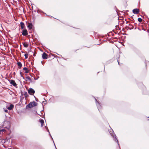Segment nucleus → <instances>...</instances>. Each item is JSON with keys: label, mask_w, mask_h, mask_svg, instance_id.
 Instances as JSON below:
<instances>
[{"label": "nucleus", "mask_w": 149, "mask_h": 149, "mask_svg": "<svg viewBox=\"0 0 149 149\" xmlns=\"http://www.w3.org/2000/svg\"><path fill=\"white\" fill-rule=\"evenodd\" d=\"M37 105V103L35 102H30L28 105H27L29 108H31Z\"/></svg>", "instance_id": "nucleus-1"}, {"label": "nucleus", "mask_w": 149, "mask_h": 149, "mask_svg": "<svg viewBox=\"0 0 149 149\" xmlns=\"http://www.w3.org/2000/svg\"><path fill=\"white\" fill-rule=\"evenodd\" d=\"M28 93L31 95H33L35 93L34 90L32 88H30L29 89L28 91Z\"/></svg>", "instance_id": "nucleus-2"}, {"label": "nucleus", "mask_w": 149, "mask_h": 149, "mask_svg": "<svg viewBox=\"0 0 149 149\" xmlns=\"http://www.w3.org/2000/svg\"><path fill=\"white\" fill-rule=\"evenodd\" d=\"M10 83L13 86L15 87H16L17 86V84L15 83V81L11 79L9 81Z\"/></svg>", "instance_id": "nucleus-3"}, {"label": "nucleus", "mask_w": 149, "mask_h": 149, "mask_svg": "<svg viewBox=\"0 0 149 149\" xmlns=\"http://www.w3.org/2000/svg\"><path fill=\"white\" fill-rule=\"evenodd\" d=\"M110 133L111 135V136L113 137L114 138V140L115 141H116L117 142V143H118V141L117 139L116 138V136L115 134H113H113L111 132H110Z\"/></svg>", "instance_id": "nucleus-4"}, {"label": "nucleus", "mask_w": 149, "mask_h": 149, "mask_svg": "<svg viewBox=\"0 0 149 149\" xmlns=\"http://www.w3.org/2000/svg\"><path fill=\"white\" fill-rule=\"evenodd\" d=\"M139 12V10L138 9H135L133 10V13L135 14H137Z\"/></svg>", "instance_id": "nucleus-5"}, {"label": "nucleus", "mask_w": 149, "mask_h": 149, "mask_svg": "<svg viewBox=\"0 0 149 149\" xmlns=\"http://www.w3.org/2000/svg\"><path fill=\"white\" fill-rule=\"evenodd\" d=\"M28 33H27V31L26 29L24 30L23 31V32L22 33V35L24 36H26L27 35Z\"/></svg>", "instance_id": "nucleus-6"}, {"label": "nucleus", "mask_w": 149, "mask_h": 149, "mask_svg": "<svg viewBox=\"0 0 149 149\" xmlns=\"http://www.w3.org/2000/svg\"><path fill=\"white\" fill-rule=\"evenodd\" d=\"M47 55L45 53H44L42 55V58L43 59H47Z\"/></svg>", "instance_id": "nucleus-7"}, {"label": "nucleus", "mask_w": 149, "mask_h": 149, "mask_svg": "<svg viewBox=\"0 0 149 149\" xmlns=\"http://www.w3.org/2000/svg\"><path fill=\"white\" fill-rule=\"evenodd\" d=\"M14 107V105L12 104L10 105V106L8 107L7 109L9 110H11L13 109Z\"/></svg>", "instance_id": "nucleus-8"}, {"label": "nucleus", "mask_w": 149, "mask_h": 149, "mask_svg": "<svg viewBox=\"0 0 149 149\" xmlns=\"http://www.w3.org/2000/svg\"><path fill=\"white\" fill-rule=\"evenodd\" d=\"M27 27L30 29L32 28L33 25L31 23H29L28 24Z\"/></svg>", "instance_id": "nucleus-9"}, {"label": "nucleus", "mask_w": 149, "mask_h": 149, "mask_svg": "<svg viewBox=\"0 0 149 149\" xmlns=\"http://www.w3.org/2000/svg\"><path fill=\"white\" fill-rule=\"evenodd\" d=\"M23 70L25 71V73H27L29 72V70H28V68L26 67H24Z\"/></svg>", "instance_id": "nucleus-10"}, {"label": "nucleus", "mask_w": 149, "mask_h": 149, "mask_svg": "<svg viewBox=\"0 0 149 149\" xmlns=\"http://www.w3.org/2000/svg\"><path fill=\"white\" fill-rule=\"evenodd\" d=\"M17 65L18 66H19V68H20L22 67V64L20 62H18L17 63Z\"/></svg>", "instance_id": "nucleus-11"}, {"label": "nucleus", "mask_w": 149, "mask_h": 149, "mask_svg": "<svg viewBox=\"0 0 149 149\" xmlns=\"http://www.w3.org/2000/svg\"><path fill=\"white\" fill-rule=\"evenodd\" d=\"M20 25H21V28L23 29H24V24L23 22H22L20 23Z\"/></svg>", "instance_id": "nucleus-12"}, {"label": "nucleus", "mask_w": 149, "mask_h": 149, "mask_svg": "<svg viewBox=\"0 0 149 149\" xmlns=\"http://www.w3.org/2000/svg\"><path fill=\"white\" fill-rule=\"evenodd\" d=\"M7 123L8 124V126H5V124H4V125L3 126H4V127H6V128H7V129H9L10 128V125L9 123L8 122Z\"/></svg>", "instance_id": "nucleus-13"}, {"label": "nucleus", "mask_w": 149, "mask_h": 149, "mask_svg": "<svg viewBox=\"0 0 149 149\" xmlns=\"http://www.w3.org/2000/svg\"><path fill=\"white\" fill-rule=\"evenodd\" d=\"M40 122L41 124V126L42 127L43 126V124L44 123V120L42 119H41L40 121Z\"/></svg>", "instance_id": "nucleus-14"}, {"label": "nucleus", "mask_w": 149, "mask_h": 149, "mask_svg": "<svg viewBox=\"0 0 149 149\" xmlns=\"http://www.w3.org/2000/svg\"><path fill=\"white\" fill-rule=\"evenodd\" d=\"M23 45L25 47H28V45L26 42L24 43Z\"/></svg>", "instance_id": "nucleus-15"}, {"label": "nucleus", "mask_w": 149, "mask_h": 149, "mask_svg": "<svg viewBox=\"0 0 149 149\" xmlns=\"http://www.w3.org/2000/svg\"><path fill=\"white\" fill-rule=\"evenodd\" d=\"M96 104H97V107L98 110H99V109L100 108V104L98 102H97V103Z\"/></svg>", "instance_id": "nucleus-16"}, {"label": "nucleus", "mask_w": 149, "mask_h": 149, "mask_svg": "<svg viewBox=\"0 0 149 149\" xmlns=\"http://www.w3.org/2000/svg\"><path fill=\"white\" fill-rule=\"evenodd\" d=\"M138 20L139 22H141L142 21V19L140 18H138Z\"/></svg>", "instance_id": "nucleus-17"}, {"label": "nucleus", "mask_w": 149, "mask_h": 149, "mask_svg": "<svg viewBox=\"0 0 149 149\" xmlns=\"http://www.w3.org/2000/svg\"><path fill=\"white\" fill-rule=\"evenodd\" d=\"M24 56H25V58L26 59L28 58V54H24Z\"/></svg>", "instance_id": "nucleus-18"}, {"label": "nucleus", "mask_w": 149, "mask_h": 149, "mask_svg": "<svg viewBox=\"0 0 149 149\" xmlns=\"http://www.w3.org/2000/svg\"><path fill=\"white\" fill-rule=\"evenodd\" d=\"M26 78L28 79L29 80H30V78L29 77H26Z\"/></svg>", "instance_id": "nucleus-19"}, {"label": "nucleus", "mask_w": 149, "mask_h": 149, "mask_svg": "<svg viewBox=\"0 0 149 149\" xmlns=\"http://www.w3.org/2000/svg\"><path fill=\"white\" fill-rule=\"evenodd\" d=\"M4 111L5 112L7 113L8 112V111L7 109H5Z\"/></svg>", "instance_id": "nucleus-20"}, {"label": "nucleus", "mask_w": 149, "mask_h": 149, "mask_svg": "<svg viewBox=\"0 0 149 149\" xmlns=\"http://www.w3.org/2000/svg\"><path fill=\"white\" fill-rule=\"evenodd\" d=\"M4 131V130H0V132H1V131H3V132Z\"/></svg>", "instance_id": "nucleus-21"}, {"label": "nucleus", "mask_w": 149, "mask_h": 149, "mask_svg": "<svg viewBox=\"0 0 149 149\" xmlns=\"http://www.w3.org/2000/svg\"><path fill=\"white\" fill-rule=\"evenodd\" d=\"M21 73L22 72H20V74H21V76L22 77H23V76H22V75Z\"/></svg>", "instance_id": "nucleus-22"}, {"label": "nucleus", "mask_w": 149, "mask_h": 149, "mask_svg": "<svg viewBox=\"0 0 149 149\" xmlns=\"http://www.w3.org/2000/svg\"><path fill=\"white\" fill-rule=\"evenodd\" d=\"M47 131L48 132H49V130L48 129H47Z\"/></svg>", "instance_id": "nucleus-23"}, {"label": "nucleus", "mask_w": 149, "mask_h": 149, "mask_svg": "<svg viewBox=\"0 0 149 149\" xmlns=\"http://www.w3.org/2000/svg\"><path fill=\"white\" fill-rule=\"evenodd\" d=\"M95 100L97 102V100L95 98Z\"/></svg>", "instance_id": "nucleus-24"}, {"label": "nucleus", "mask_w": 149, "mask_h": 149, "mask_svg": "<svg viewBox=\"0 0 149 149\" xmlns=\"http://www.w3.org/2000/svg\"><path fill=\"white\" fill-rule=\"evenodd\" d=\"M118 64H119V62L118 61Z\"/></svg>", "instance_id": "nucleus-25"}, {"label": "nucleus", "mask_w": 149, "mask_h": 149, "mask_svg": "<svg viewBox=\"0 0 149 149\" xmlns=\"http://www.w3.org/2000/svg\"><path fill=\"white\" fill-rule=\"evenodd\" d=\"M46 127L47 129V127Z\"/></svg>", "instance_id": "nucleus-26"}, {"label": "nucleus", "mask_w": 149, "mask_h": 149, "mask_svg": "<svg viewBox=\"0 0 149 149\" xmlns=\"http://www.w3.org/2000/svg\"><path fill=\"white\" fill-rule=\"evenodd\" d=\"M148 118H149V116L148 117Z\"/></svg>", "instance_id": "nucleus-27"}]
</instances>
